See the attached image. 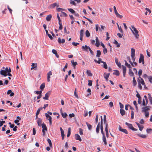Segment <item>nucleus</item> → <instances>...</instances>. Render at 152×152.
<instances>
[{
	"instance_id": "nucleus-63",
	"label": "nucleus",
	"mask_w": 152,
	"mask_h": 152,
	"mask_svg": "<svg viewBox=\"0 0 152 152\" xmlns=\"http://www.w3.org/2000/svg\"><path fill=\"white\" fill-rule=\"evenodd\" d=\"M36 94H37L41 95L42 91H35Z\"/></svg>"
},
{
	"instance_id": "nucleus-39",
	"label": "nucleus",
	"mask_w": 152,
	"mask_h": 152,
	"mask_svg": "<svg viewBox=\"0 0 152 152\" xmlns=\"http://www.w3.org/2000/svg\"><path fill=\"white\" fill-rule=\"evenodd\" d=\"M86 73L88 76H92V74L91 73L90 70H87Z\"/></svg>"
},
{
	"instance_id": "nucleus-51",
	"label": "nucleus",
	"mask_w": 152,
	"mask_h": 152,
	"mask_svg": "<svg viewBox=\"0 0 152 152\" xmlns=\"http://www.w3.org/2000/svg\"><path fill=\"white\" fill-rule=\"evenodd\" d=\"M68 10L71 13L74 14L75 13V12L74 10L72 8H68Z\"/></svg>"
},
{
	"instance_id": "nucleus-21",
	"label": "nucleus",
	"mask_w": 152,
	"mask_h": 152,
	"mask_svg": "<svg viewBox=\"0 0 152 152\" xmlns=\"http://www.w3.org/2000/svg\"><path fill=\"white\" fill-rule=\"evenodd\" d=\"M137 135L140 137L142 138H146L147 137V135L145 134H137Z\"/></svg>"
},
{
	"instance_id": "nucleus-56",
	"label": "nucleus",
	"mask_w": 152,
	"mask_h": 152,
	"mask_svg": "<svg viewBox=\"0 0 152 152\" xmlns=\"http://www.w3.org/2000/svg\"><path fill=\"white\" fill-rule=\"evenodd\" d=\"M101 28H99V31H102V30H103L105 27L104 26H103L102 25H101Z\"/></svg>"
},
{
	"instance_id": "nucleus-49",
	"label": "nucleus",
	"mask_w": 152,
	"mask_h": 152,
	"mask_svg": "<svg viewBox=\"0 0 152 152\" xmlns=\"http://www.w3.org/2000/svg\"><path fill=\"white\" fill-rule=\"evenodd\" d=\"M133 83L134 86H136L137 82L136 80H135V77H134L133 78Z\"/></svg>"
},
{
	"instance_id": "nucleus-59",
	"label": "nucleus",
	"mask_w": 152,
	"mask_h": 152,
	"mask_svg": "<svg viewBox=\"0 0 152 152\" xmlns=\"http://www.w3.org/2000/svg\"><path fill=\"white\" fill-rule=\"evenodd\" d=\"M88 85L89 86H91L92 85V81L91 80H88Z\"/></svg>"
},
{
	"instance_id": "nucleus-58",
	"label": "nucleus",
	"mask_w": 152,
	"mask_h": 152,
	"mask_svg": "<svg viewBox=\"0 0 152 152\" xmlns=\"http://www.w3.org/2000/svg\"><path fill=\"white\" fill-rule=\"evenodd\" d=\"M96 31H98L99 28H100L98 24H96L95 25Z\"/></svg>"
},
{
	"instance_id": "nucleus-30",
	"label": "nucleus",
	"mask_w": 152,
	"mask_h": 152,
	"mask_svg": "<svg viewBox=\"0 0 152 152\" xmlns=\"http://www.w3.org/2000/svg\"><path fill=\"white\" fill-rule=\"evenodd\" d=\"M42 122V120L40 118H38L37 121V123L39 126H40L41 125Z\"/></svg>"
},
{
	"instance_id": "nucleus-52",
	"label": "nucleus",
	"mask_w": 152,
	"mask_h": 152,
	"mask_svg": "<svg viewBox=\"0 0 152 152\" xmlns=\"http://www.w3.org/2000/svg\"><path fill=\"white\" fill-rule=\"evenodd\" d=\"M61 115L62 117L64 118H66L67 116V115L66 113H62Z\"/></svg>"
},
{
	"instance_id": "nucleus-28",
	"label": "nucleus",
	"mask_w": 152,
	"mask_h": 152,
	"mask_svg": "<svg viewBox=\"0 0 152 152\" xmlns=\"http://www.w3.org/2000/svg\"><path fill=\"white\" fill-rule=\"evenodd\" d=\"M102 140L103 142H104V144L105 145H107V142L106 141V139L105 136H102Z\"/></svg>"
},
{
	"instance_id": "nucleus-10",
	"label": "nucleus",
	"mask_w": 152,
	"mask_h": 152,
	"mask_svg": "<svg viewBox=\"0 0 152 152\" xmlns=\"http://www.w3.org/2000/svg\"><path fill=\"white\" fill-rule=\"evenodd\" d=\"M90 47L89 46H87V45H85V46H83L82 47V49L83 51L88 52V49Z\"/></svg>"
},
{
	"instance_id": "nucleus-24",
	"label": "nucleus",
	"mask_w": 152,
	"mask_h": 152,
	"mask_svg": "<svg viewBox=\"0 0 152 152\" xmlns=\"http://www.w3.org/2000/svg\"><path fill=\"white\" fill-rule=\"evenodd\" d=\"M10 94V96H12L14 95V93L12 92V91L10 90H9L7 92V94Z\"/></svg>"
},
{
	"instance_id": "nucleus-37",
	"label": "nucleus",
	"mask_w": 152,
	"mask_h": 152,
	"mask_svg": "<svg viewBox=\"0 0 152 152\" xmlns=\"http://www.w3.org/2000/svg\"><path fill=\"white\" fill-rule=\"evenodd\" d=\"M129 75L131 76H134V73L131 69H129Z\"/></svg>"
},
{
	"instance_id": "nucleus-26",
	"label": "nucleus",
	"mask_w": 152,
	"mask_h": 152,
	"mask_svg": "<svg viewBox=\"0 0 152 152\" xmlns=\"http://www.w3.org/2000/svg\"><path fill=\"white\" fill-rule=\"evenodd\" d=\"M57 5V4L56 3H55L53 4H52L50 5L49 6V8L50 9H52L55 7L56 5Z\"/></svg>"
},
{
	"instance_id": "nucleus-61",
	"label": "nucleus",
	"mask_w": 152,
	"mask_h": 152,
	"mask_svg": "<svg viewBox=\"0 0 152 152\" xmlns=\"http://www.w3.org/2000/svg\"><path fill=\"white\" fill-rule=\"evenodd\" d=\"M136 92H137V94L136 95V96L138 98H141V97L140 96V95L139 94V93L138 92V91H136Z\"/></svg>"
},
{
	"instance_id": "nucleus-4",
	"label": "nucleus",
	"mask_w": 152,
	"mask_h": 152,
	"mask_svg": "<svg viewBox=\"0 0 152 152\" xmlns=\"http://www.w3.org/2000/svg\"><path fill=\"white\" fill-rule=\"evenodd\" d=\"M41 125L42 128V132L43 133V135L44 136L45 134V131H47V129L46 125L44 123L42 124Z\"/></svg>"
},
{
	"instance_id": "nucleus-11",
	"label": "nucleus",
	"mask_w": 152,
	"mask_h": 152,
	"mask_svg": "<svg viewBox=\"0 0 152 152\" xmlns=\"http://www.w3.org/2000/svg\"><path fill=\"white\" fill-rule=\"evenodd\" d=\"M122 67L123 69V76L125 77V75L126 72V68L125 66L123 65H122Z\"/></svg>"
},
{
	"instance_id": "nucleus-38",
	"label": "nucleus",
	"mask_w": 152,
	"mask_h": 152,
	"mask_svg": "<svg viewBox=\"0 0 152 152\" xmlns=\"http://www.w3.org/2000/svg\"><path fill=\"white\" fill-rule=\"evenodd\" d=\"M101 55V51L99 50H98L97 51V53L96 55V57H99Z\"/></svg>"
},
{
	"instance_id": "nucleus-14",
	"label": "nucleus",
	"mask_w": 152,
	"mask_h": 152,
	"mask_svg": "<svg viewBox=\"0 0 152 152\" xmlns=\"http://www.w3.org/2000/svg\"><path fill=\"white\" fill-rule=\"evenodd\" d=\"M115 62L117 65L120 68H121V64L120 62H118V59L116 58L115 57Z\"/></svg>"
},
{
	"instance_id": "nucleus-60",
	"label": "nucleus",
	"mask_w": 152,
	"mask_h": 152,
	"mask_svg": "<svg viewBox=\"0 0 152 152\" xmlns=\"http://www.w3.org/2000/svg\"><path fill=\"white\" fill-rule=\"evenodd\" d=\"M142 72V70L141 69H140L138 71V75L139 76V77H140V76L141 75Z\"/></svg>"
},
{
	"instance_id": "nucleus-9",
	"label": "nucleus",
	"mask_w": 152,
	"mask_h": 152,
	"mask_svg": "<svg viewBox=\"0 0 152 152\" xmlns=\"http://www.w3.org/2000/svg\"><path fill=\"white\" fill-rule=\"evenodd\" d=\"M144 57L143 55L142 54H140V58L139 60V63H140L141 62L142 63V64H144Z\"/></svg>"
},
{
	"instance_id": "nucleus-15",
	"label": "nucleus",
	"mask_w": 152,
	"mask_h": 152,
	"mask_svg": "<svg viewBox=\"0 0 152 152\" xmlns=\"http://www.w3.org/2000/svg\"><path fill=\"white\" fill-rule=\"evenodd\" d=\"M52 75V72L51 71H50L48 72L47 73V80L48 82H49L50 81V76Z\"/></svg>"
},
{
	"instance_id": "nucleus-48",
	"label": "nucleus",
	"mask_w": 152,
	"mask_h": 152,
	"mask_svg": "<svg viewBox=\"0 0 152 152\" xmlns=\"http://www.w3.org/2000/svg\"><path fill=\"white\" fill-rule=\"evenodd\" d=\"M45 87V83H42L40 86V89L43 90Z\"/></svg>"
},
{
	"instance_id": "nucleus-29",
	"label": "nucleus",
	"mask_w": 152,
	"mask_h": 152,
	"mask_svg": "<svg viewBox=\"0 0 152 152\" xmlns=\"http://www.w3.org/2000/svg\"><path fill=\"white\" fill-rule=\"evenodd\" d=\"M100 123L99 122L97 125L96 129V132L97 133H98L99 131Z\"/></svg>"
},
{
	"instance_id": "nucleus-41",
	"label": "nucleus",
	"mask_w": 152,
	"mask_h": 152,
	"mask_svg": "<svg viewBox=\"0 0 152 152\" xmlns=\"http://www.w3.org/2000/svg\"><path fill=\"white\" fill-rule=\"evenodd\" d=\"M101 63H103L104 64V68L105 69H107V64L106 63L103 61H101Z\"/></svg>"
},
{
	"instance_id": "nucleus-44",
	"label": "nucleus",
	"mask_w": 152,
	"mask_h": 152,
	"mask_svg": "<svg viewBox=\"0 0 152 152\" xmlns=\"http://www.w3.org/2000/svg\"><path fill=\"white\" fill-rule=\"evenodd\" d=\"M86 35L87 37H88L90 36V33L88 30H87L86 31Z\"/></svg>"
},
{
	"instance_id": "nucleus-62",
	"label": "nucleus",
	"mask_w": 152,
	"mask_h": 152,
	"mask_svg": "<svg viewBox=\"0 0 152 152\" xmlns=\"http://www.w3.org/2000/svg\"><path fill=\"white\" fill-rule=\"evenodd\" d=\"M106 122H107L106 116L105 115H104V123H105Z\"/></svg>"
},
{
	"instance_id": "nucleus-8",
	"label": "nucleus",
	"mask_w": 152,
	"mask_h": 152,
	"mask_svg": "<svg viewBox=\"0 0 152 152\" xmlns=\"http://www.w3.org/2000/svg\"><path fill=\"white\" fill-rule=\"evenodd\" d=\"M45 115L47 119H48L50 125H51L52 124V117L47 113H45Z\"/></svg>"
},
{
	"instance_id": "nucleus-19",
	"label": "nucleus",
	"mask_w": 152,
	"mask_h": 152,
	"mask_svg": "<svg viewBox=\"0 0 152 152\" xmlns=\"http://www.w3.org/2000/svg\"><path fill=\"white\" fill-rule=\"evenodd\" d=\"M37 63H32L31 64L32 67L31 68V70L34 69L35 68H37Z\"/></svg>"
},
{
	"instance_id": "nucleus-35",
	"label": "nucleus",
	"mask_w": 152,
	"mask_h": 152,
	"mask_svg": "<svg viewBox=\"0 0 152 152\" xmlns=\"http://www.w3.org/2000/svg\"><path fill=\"white\" fill-rule=\"evenodd\" d=\"M127 59L129 61L130 63V64H131L132 66L133 67H134V64H133V63H132V61L131 60L130 57L129 56L127 57Z\"/></svg>"
},
{
	"instance_id": "nucleus-42",
	"label": "nucleus",
	"mask_w": 152,
	"mask_h": 152,
	"mask_svg": "<svg viewBox=\"0 0 152 152\" xmlns=\"http://www.w3.org/2000/svg\"><path fill=\"white\" fill-rule=\"evenodd\" d=\"M47 141L48 142V143L49 146L50 147H51L52 146V144L51 142V141L50 140V139H47Z\"/></svg>"
},
{
	"instance_id": "nucleus-46",
	"label": "nucleus",
	"mask_w": 152,
	"mask_h": 152,
	"mask_svg": "<svg viewBox=\"0 0 152 152\" xmlns=\"http://www.w3.org/2000/svg\"><path fill=\"white\" fill-rule=\"evenodd\" d=\"M71 134V128H69L68 129V133L67 134V137H69L70 135Z\"/></svg>"
},
{
	"instance_id": "nucleus-2",
	"label": "nucleus",
	"mask_w": 152,
	"mask_h": 152,
	"mask_svg": "<svg viewBox=\"0 0 152 152\" xmlns=\"http://www.w3.org/2000/svg\"><path fill=\"white\" fill-rule=\"evenodd\" d=\"M131 27L132 29H133V30L131 29V31L132 32L133 34L134 35L136 38H138L139 36L138 34V31L134 26H132Z\"/></svg>"
},
{
	"instance_id": "nucleus-3",
	"label": "nucleus",
	"mask_w": 152,
	"mask_h": 152,
	"mask_svg": "<svg viewBox=\"0 0 152 152\" xmlns=\"http://www.w3.org/2000/svg\"><path fill=\"white\" fill-rule=\"evenodd\" d=\"M113 8L114 9L116 17L119 18L121 19L123 17V16L118 13V12L117 10L116 7L115 6H114Z\"/></svg>"
},
{
	"instance_id": "nucleus-33",
	"label": "nucleus",
	"mask_w": 152,
	"mask_h": 152,
	"mask_svg": "<svg viewBox=\"0 0 152 152\" xmlns=\"http://www.w3.org/2000/svg\"><path fill=\"white\" fill-rule=\"evenodd\" d=\"M67 16V14L65 12H61L60 16L63 17H66Z\"/></svg>"
},
{
	"instance_id": "nucleus-18",
	"label": "nucleus",
	"mask_w": 152,
	"mask_h": 152,
	"mask_svg": "<svg viewBox=\"0 0 152 152\" xmlns=\"http://www.w3.org/2000/svg\"><path fill=\"white\" fill-rule=\"evenodd\" d=\"M96 43L95 44V45L96 47H98L100 45V43H99V40L97 37H96Z\"/></svg>"
},
{
	"instance_id": "nucleus-17",
	"label": "nucleus",
	"mask_w": 152,
	"mask_h": 152,
	"mask_svg": "<svg viewBox=\"0 0 152 152\" xmlns=\"http://www.w3.org/2000/svg\"><path fill=\"white\" fill-rule=\"evenodd\" d=\"M75 138L76 140H79L80 141L82 140L80 136L78 134H76L75 135Z\"/></svg>"
},
{
	"instance_id": "nucleus-6",
	"label": "nucleus",
	"mask_w": 152,
	"mask_h": 152,
	"mask_svg": "<svg viewBox=\"0 0 152 152\" xmlns=\"http://www.w3.org/2000/svg\"><path fill=\"white\" fill-rule=\"evenodd\" d=\"M151 107L150 106L144 107L142 108V113L147 112L150 110Z\"/></svg>"
},
{
	"instance_id": "nucleus-45",
	"label": "nucleus",
	"mask_w": 152,
	"mask_h": 152,
	"mask_svg": "<svg viewBox=\"0 0 152 152\" xmlns=\"http://www.w3.org/2000/svg\"><path fill=\"white\" fill-rule=\"evenodd\" d=\"M114 43L115 45H117V47L119 48L120 47V44L118 43V42L115 39L114 40Z\"/></svg>"
},
{
	"instance_id": "nucleus-27",
	"label": "nucleus",
	"mask_w": 152,
	"mask_h": 152,
	"mask_svg": "<svg viewBox=\"0 0 152 152\" xmlns=\"http://www.w3.org/2000/svg\"><path fill=\"white\" fill-rule=\"evenodd\" d=\"M110 73H108L107 74H105L104 73V77L106 81H107L108 80V78L110 76Z\"/></svg>"
},
{
	"instance_id": "nucleus-57",
	"label": "nucleus",
	"mask_w": 152,
	"mask_h": 152,
	"mask_svg": "<svg viewBox=\"0 0 152 152\" xmlns=\"http://www.w3.org/2000/svg\"><path fill=\"white\" fill-rule=\"evenodd\" d=\"M151 131H152V129H151V128L147 129H146V132L148 133H150Z\"/></svg>"
},
{
	"instance_id": "nucleus-55",
	"label": "nucleus",
	"mask_w": 152,
	"mask_h": 152,
	"mask_svg": "<svg viewBox=\"0 0 152 152\" xmlns=\"http://www.w3.org/2000/svg\"><path fill=\"white\" fill-rule=\"evenodd\" d=\"M75 1H73L72 0H70V4H72V5L74 6H76V4L75 2Z\"/></svg>"
},
{
	"instance_id": "nucleus-64",
	"label": "nucleus",
	"mask_w": 152,
	"mask_h": 152,
	"mask_svg": "<svg viewBox=\"0 0 152 152\" xmlns=\"http://www.w3.org/2000/svg\"><path fill=\"white\" fill-rule=\"evenodd\" d=\"M79 43L77 42H72V44L75 46H77V45H79Z\"/></svg>"
},
{
	"instance_id": "nucleus-12",
	"label": "nucleus",
	"mask_w": 152,
	"mask_h": 152,
	"mask_svg": "<svg viewBox=\"0 0 152 152\" xmlns=\"http://www.w3.org/2000/svg\"><path fill=\"white\" fill-rule=\"evenodd\" d=\"M0 73L1 75L4 76V77H6L7 75V72L4 70H1Z\"/></svg>"
},
{
	"instance_id": "nucleus-50",
	"label": "nucleus",
	"mask_w": 152,
	"mask_h": 152,
	"mask_svg": "<svg viewBox=\"0 0 152 152\" xmlns=\"http://www.w3.org/2000/svg\"><path fill=\"white\" fill-rule=\"evenodd\" d=\"M86 125L88 129L90 130H91L92 127V126L91 124H88V123H86Z\"/></svg>"
},
{
	"instance_id": "nucleus-23",
	"label": "nucleus",
	"mask_w": 152,
	"mask_h": 152,
	"mask_svg": "<svg viewBox=\"0 0 152 152\" xmlns=\"http://www.w3.org/2000/svg\"><path fill=\"white\" fill-rule=\"evenodd\" d=\"M52 52L55 55L56 57L57 58H59V55L58 54L57 51L56 50L54 49L52 50Z\"/></svg>"
},
{
	"instance_id": "nucleus-20",
	"label": "nucleus",
	"mask_w": 152,
	"mask_h": 152,
	"mask_svg": "<svg viewBox=\"0 0 152 152\" xmlns=\"http://www.w3.org/2000/svg\"><path fill=\"white\" fill-rule=\"evenodd\" d=\"M58 43L60 44L61 43L63 44L65 42V40L64 39H62L61 40V38L59 37L58 39Z\"/></svg>"
},
{
	"instance_id": "nucleus-32",
	"label": "nucleus",
	"mask_w": 152,
	"mask_h": 152,
	"mask_svg": "<svg viewBox=\"0 0 152 152\" xmlns=\"http://www.w3.org/2000/svg\"><path fill=\"white\" fill-rule=\"evenodd\" d=\"M131 56H135V50L134 49L132 48L131 49Z\"/></svg>"
},
{
	"instance_id": "nucleus-1",
	"label": "nucleus",
	"mask_w": 152,
	"mask_h": 152,
	"mask_svg": "<svg viewBox=\"0 0 152 152\" xmlns=\"http://www.w3.org/2000/svg\"><path fill=\"white\" fill-rule=\"evenodd\" d=\"M137 81L138 83V87L140 89L142 90V87L141 84L143 85H144L145 84L143 80L140 77L138 78Z\"/></svg>"
},
{
	"instance_id": "nucleus-40",
	"label": "nucleus",
	"mask_w": 152,
	"mask_h": 152,
	"mask_svg": "<svg viewBox=\"0 0 152 152\" xmlns=\"http://www.w3.org/2000/svg\"><path fill=\"white\" fill-rule=\"evenodd\" d=\"M148 94L149 96L148 99H149L150 102L151 104H152V97L151 96V94Z\"/></svg>"
},
{
	"instance_id": "nucleus-34",
	"label": "nucleus",
	"mask_w": 152,
	"mask_h": 152,
	"mask_svg": "<svg viewBox=\"0 0 152 152\" xmlns=\"http://www.w3.org/2000/svg\"><path fill=\"white\" fill-rule=\"evenodd\" d=\"M120 113L122 116H123L125 114V111L123 109H121L120 110Z\"/></svg>"
},
{
	"instance_id": "nucleus-47",
	"label": "nucleus",
	"mask_w": 152,
	"mask_h": 152,
	"mask_svg": "<svg viewBox=\"0 0 152 152\" xmlns=\"http://www.w3.org/2000/svg\"><path fill=\"white\" fill-rule=\"evenodd\" d=\"M94 61L95 62H97L99 64H100V63L101 62V61H101V59L100 58H99L98 60V61H97L96 59H94Z\"/></svg>"
},
{
	"instance_id": "nucleus-36",
	"label": "nucleus",
	"mask_w": 152,
	"mask_h": 152,
	"mask_svg": "<svg viewBox=\"0 0 152 152\" xmlns=\"http://www.w3.org/2000/svg\"><path fill=\"white\" fill-rule=\"evenodd\" d=\"M71 61V62L72 64L74 67H75L77 64V62L76 61L75 62L73 60H72Z\"/></svg>"
},
{
	"instance_id": "nucleus-5",
	"label": "nucleus",
	"mask_w": 152,
	"mask_h": 152,
	"mask_svg": "<svg viewBox=\"0 0 152 152\" xmlns=\"http://www.w3.org/2000/svg\"><path fill=\"white\" fill-rule=\"evenodd\" d=\"M118 130L119 131L124 133L126 134H128V132L127 130L125 129L122 128L120 125L118 127Z\"/></svg>"
},
{
	"instance_id": "nucleus-53",
	"label": "nucleus",
	"mask_w": 152,
	"mask_h": 152,
	"mask_svg": "<svg viewBox=\"0 0 152 152\" xmlns=\"http://www.w3.org/2000/svg\"><path fill=\"white\" fill-rule=\"evenodd\" d=\"M58 23L60 26L59 27V30H61L62 28V24L61 22H58Z\"/></svg>"
},
{
	"instance_id": "nucleus-25",
	"label": "nucleus",
	"mask_w": 152,
	"mask_h": 152,
	"mask_svg": "<svg viewBox=\"0 0 152 152\" xmlns=\"http://www.w3.org/2000/svg\"><path fill=\"white\" fill-rule=\"evenodd\" d=\"M113 74L117 76H119L120 74L119 71L118 70H114Z\"/></svg>"
},
{
	"instance_id": "nucleus-43",
	"label": "nucleus",
	"mask_w": 152,
	"mask_h": 152,
	"mask_svg": "<svg viewBox=\"0 0 152 152\" xmlns=\"http://www.w3.org/2000/svg\"><path fill=\"white\" fill-rule=\"evenodd\" d=\"M125 63V65L127 66L128 68H129V69H130L131 68V65L130 64H128V63L127 62V61L125 60L124 61Z\"/></svg>"
},
{
	"instance_id": "nucleus-31",
	"label": "nucleus",
	"mask_w": 152,
	"mask_h": 152,
	"mask_svg": "<svg viewBox=\"0 0 152 152\" xmlns=\"http://www.w3.org/2000/svg\"><path fill=\"white\" fill-rule=\"evenodd\" d=\"M52 15H48L46 17V20L48 21H50Z\"/></svg>"
},
{
	"instance_id": "nucleus-13",
	"label": "nucleus",
	"mask_w": 152,
	"mask_h": 152,
	"mask_svg": "<svg viewBox=\"0 0 152 152\" xmlns=\"http://www.w3.org/2000/svg\"><path fill=\"white\" fill-rule=\"evenodd\" d=\"M84 32V31L83 29H81L80 32V39L81 41L83 40V33Z\"/></svg>"
},
{
	"instance_id": "nucleus-54",
	"label": "nucleus",
	"mask_w": 152,
	"mask_h": 152,
	"mask_svg": "<svg viewBox=\"0 0 152 152\" xmlns=\"http://www.w3.org/2000/svg\"><path fill=\"white\" fill-rule=\"evenodd\" d=\"M107 49L105 48H104L103 49V53H104V54H105L106 53H107Z\"/></svg>"
},
{
	"instance_id": "nucleus-22",
	"label": "nucleus",
	"mask_w": 152,
	"mask_h": 152,
	"mask_svg": "<svg viewBox=\"0 0 152 152\" xmlns=\"http://www.w3.org/2000/svg\"><path fill=\"white\" fill-rule=\"evenodd\" d=\"M125 124L127 126H128V128L129 129H131V130L132 129V128L133 127V126L131 124H129L127 122H126L125 123Z\"/></svg>"
},
{
	"instance_id": "nucleus-7",
	"label": "nucleus",
	"mask_w": 152,
	"mask_h": 152,
	"mask_svg": "<svg viewBox=\"0 0 152 152\" xmlns=\"http://www.w3.org/2000/svg\"><path fill=\"white\" fill-rule=\"evenodd\" d=\"M52 91H49L47 92L45 95V96L43 98V99L45 100H48V97L51 94Z\"/></svg>"
},
{
	"instance_id": "nucleus-16",
	"label": "nucleus",
	"mask_w": 152,
	"mask_h": 152,
	"mask_svg": "<svg viewBox=\"0 0 152 152\" xmlns=\"http://www.w3.org/2000/svg\"><path fill=\"white\" fill-rule=\"evenodd\" d=\"M60 129L61 132V135L62 139L63 140L64 137V131L61 127L60 128Z\"/></svg>"
}]
</instances>
